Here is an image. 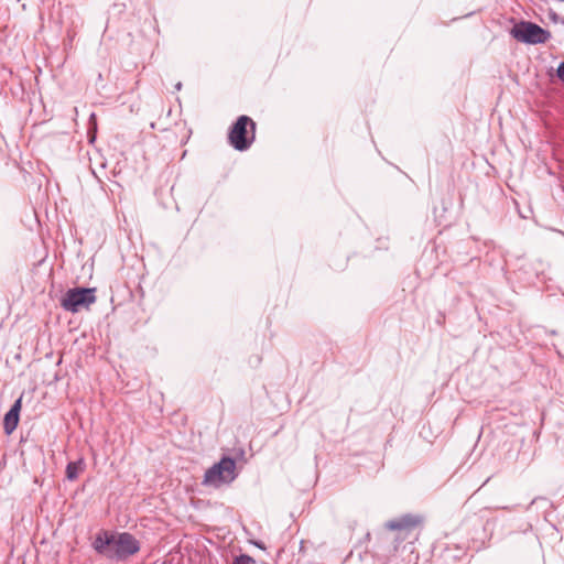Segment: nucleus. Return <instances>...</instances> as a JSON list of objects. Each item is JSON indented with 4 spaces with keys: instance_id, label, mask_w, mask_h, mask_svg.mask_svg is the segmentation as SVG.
Here are the masks:
<instances>
[{
    "instance_id": "nucleus-1",
    "label": "nucleus",
    "mask_w": 564,
    "mask_h": 564,
    "mask_svg": "<svg viewBox=\"0 0 564 564\" xmlns=\"http://www.w3.org/2000/svg\"><path fill=\"white\" fill-rule=\"evenodd\" d=\"M100 555L116 561H124L140 551V542L128 532H98L93 542Z\"/></svg>"
},
{
    "instance_id": "nucleus-2",
    "label": "nucleus",
    "mask_w": 564,
    "mask_h": 564,
    "mask_svg": "<svg viewBox=\"0 0 564 564\" xmlns=\"http://www.w3.org/2000/svg\"><path fill=\"white\" fill-rule=\"evenodd\" d=\"M256 139V122L248 116H240L228 132V142L237 151H246Z\"/></svg>"
},
{
    "instance_id": "nucleus-3",
    "label": "nucleus",
    "mask_w": 564,
    "mask_h": 564,
    "mask_svg": "<svg viewBox=\"0 0 564 564\" xmlns=\"http://www.w3.org/2000/svg\"><path fill=\"white\" fill-rule=\"evenodd\" d=\"M236 462L226 456L206 470L203 484L213 487H220L223 485L230 484L236 479Z\"/></svg>"
},
{
    "instance_id": "nucleus-4",
    "label": "nucleus",
    "mask_w": 564,
    "mask_h": 564,
    "mask_svg": "<svg viewBox=\"0 0 564 564\" xmlns=\"http://www.w3.org/2000/svg\"><path fill=\"white\" fill-rule=\"evenodd\" d=\"M96 290L87 288L69 289L61 300V306L70 313H77L83 307H89L96 302Z\"/></svg>"
},
{
    "instance_id": "nucleus-5",
    "label": "nucleus",
    "mask_w": 564,
    "mask_h": 564,
    "mask_svg": "<svg viewBox=\"0 0 564 564\" xmlns=\"http://www.w3.org/2000/svg\"><path fill=\"white\" fill-rule=\"evenodd\" d=\"M510 34L519 42L529 44H542L545 43L551 34L549 31L542 29L540 25L521 21L516 23L510 31Z\"/></svg>"
},
{
    "instance_id": "nucleus-6",
    "label": "nucleus",
    "mask_w": 564,
    "mask_h": 564,
    "mask_svg": "<svg viewBox=\"0 0 564 564\" xmlns=\"http://www.w3.org/2000/svg\"><path fill=\"white\" fill-rule=\"evenodd\" d=\"M421 524V519L412 514H405L399 519L389 521L386 527L391 531L412 532Z\"/></svg>"
},
{
    "instance_id": "nucleus-7",
    "label": "nucleus",
    "mask_w": 564,
    "mask_h": 564,
    "mask_svg": "<svg viewBox=\"0 0 564 564\" xmlns=\"http://www.w3.org/2000/svg\"><path fill=\"white\" fill-rule=\"evenodd\" d=\"M22 408V398H19L12 408L6 413L3 419V429L6 434L10 435L19 424L20 411Z\"/></svg>"
},
{
    "instance_id": "nucleus-8",
    "label": "nucleus",
    "mask_w": 564,
    "mask_h": 564,
    "mask_svg": "<svg viewBox=\"0 0 564 564\" xmlns=\"http://www.w3.org/2000/svg\"><path fill=\"white\" fill-rule=\"evenodd\" d=\"M84 470V460L78 459L76 462L68 463L66 467V477L68 480H75L78 478L79 474Z\"/></svg>"
},
{
    "instance_id": "nucleus-9",
    "label": "nucleus",
    "mask_w": 564,
    "mask_h": 564,
    "mask_svg": "<svg viewBox=\"0 0 564 564\" xmlns=\"http://www.w3.org/2000/svg\"><path fill=\"white\" fill-rule=\"evenodd\" d=\"M234 564H257V562L251 556L242 554L235 558Z\"/></svg>"
},
{
    "instance_id": "nucleus-10",
    "label": "nucleus",
    "mask_w": 564,
    "mask_h": 564,
    "mask_svg": "<svg viewBox=\"0 0 564 564\" xmlns=\"http://www.w3.org/2000/svg\"><path fill=\"white\" fill-rule=\"evenodd\" d=\"M556 76L558 79L564 84V62H562L557 69H556Z\"/></svg>"
}]
</instances>
